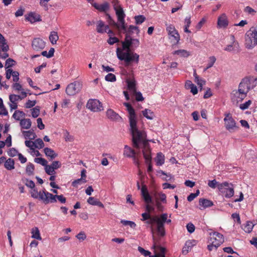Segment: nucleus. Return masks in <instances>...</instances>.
Listing matches in <instances>:
<instances>
[{
  "instance_id": "30",
  "label": "nucleus",
  "mask_w": 257,
  "mask_h": 257,
  "mask_svg": "<svg viewBox=\"0 0 257 257\" xmlns=\"http://www.w3.org/2000/svg\"><path fill=\"white\" fill-rule=\"evenodd\" d=\"M199 205L203 208L211 207L213 205L212 201L204 198H200L199 200Z\"/></svg>"
},
{
  "instance_id": "31",
  "label": "nucleus",
  "mask_w": 257,
  "mask_h": 257,
  "mask_svg": "<svg viewBox=\"0 0 257 257\" xmlns=\"http://www.w3.org/2000/svg\"><path fill=\"white\" fill-rule=\"evenodd\" d=\"M155 160L157 166H162L165 162V156L162 153H158L157 154Z\"/></svg>"
},
{
  "instance_id": "33",
  "label": "nucleus",
  "mask_w": 257,
  "mask_h": 257,
  "mask_svg": "<svg viewBox=\"0 0 257 257\" xmlns=\"http://www.w3.org/2000/svg\"><path fill=\"white\" fill-rule=\"evenodd\" d=\"M22 133L26 139L34 140L36 137V135L33 131H24Z\"/></svg>"
},
{
  "instance_id": "25",
  "label": "nucleus",
  "mask_w": 257,
  "mask_h": 257,
  "mask_svg": "<svg viewBox=\"0 0 257 257\" xmlns=\"http://www.w3.org/2000/svg\"><path fill=\"white\" fill-rule=\"evenodd\" d=\"M109 27L108 25H105L103 21L99 20L97 23L96 31L99 33H104L107 32Z\"/></svg>"
},
{
  "instance_id": "58",
  "label": "nucleus",
  "mask_w": 257,
  "mask_h": 257,
  "mask_svg": "<svg viewBox=\"0 0 257 257\" xmlns=\"http://www.w3.org/2000/svg\"><path fill=\"white\" fill-rule=\"evenodd\" d=\"M186 228L188 231L190 233H193L194 231L195 228L194 225L191 222L187 224Z\"/></svg>"
},
{
  "instance_id": "64",
  "label": "nucleus",
  "mask_w": 257,
  "mask_h": 257,
  "mask_svg": "<svg viewBox=\"0 0 257 257\" xmlns=\"http://www.w3.org/2000/svg\"><path fill=\"white\" fill-rule=\"evenodd\" d=\"M51 166L53 167V168L55 170L59 168H60L61 166V164L59 161H56L52 162Z\"/></svg>"
},
{
  "instance_id": "53",
  "label": "nucleus",
  "mask_w": 257,
  "mask_h": 257,
  "mask_svg": "<svg viewBox=\"0 0 257 257\" xmlns=\"http://www.w3.org/2000/svg\"><path fill=\"white\" fill-rule=\"evenodd\" d=\"M131 94L136 96V99L138 101H143L144 99L142 93L140 92H137L136 90V92L132 93Z\"/></svg>"
},
{
  "instance_id": "10",
  "label": "nucleus",
  "mask_w": 257,
  "mask_h": 257,
  "mask_svg": "<svg viewBox=\"0 0 257 257\" xmlns=\"http://www.w3.org/2000/svg\"><path fill=\"white\" fill-rule=\"evenodd\" d=\"M166 31L169 38L174 44H177L180 41V35L175 27L172 25H166Z\"/></svg>"
},
{
  "instance_id": "28",
  "label": "nucleus",
  "mask_w": 257,
  "mask_h": 257,
  "mask_svg": "<svg viewBox=\"0 0 257 257\" xmlns=\"http://www.w3.org/2000/svg\"><path fill=\"white\" fill-rule=\"evenodd\" d=\"M44 153L47 157L50 158L51 160L54 159L58 156V154L53 150L49 148H45Z\"/></svg>"
},
{
  "instance_id": "18",
  "label": "nucleus",
  "mask_w": 257,
  "mask_h": 257,
  "mask_svg": "<svg viewBox=\"0 0 257 257\" xmlns=\"http://www.w3.org/2000/svg\"><path fill=\"white\" fill-rule=\"evenodd\" d=\"M153 238L154 241L153 248L154 249V250L156 252H159V253L155 254V255L151 256L150 257H165V248L161 246L158 244L155 238L154 235H153Z\"/></svg>"
},
{
  "instance_id": "45",
  "label": "nucleus",
  "mask_w": 257,
  "mask_h": 257,
  "mask_svg": "<svg viewBox=\"0 0 257 257\" xmlns=\"http://www.w3.org/2000/svg\"><path fill=\"white\" fill-rule=\"evenodd\" d=\"M216 59L214 56H211L209 58L208 63L207 64V66L206 68L204 69V71L207 70L208 69L212 67L214 63L215 62Z\"/></svg>"
},
{
  "instance_id": "41",
  "label": "nucleus",
  "mask_w": 257,
  "mask_h": 257,
  "mask_svg": "<svg viewBox=\"0 0 257 257\" xmlns=\"http://www.w3.org/2000/svg\"><path fill=\"white\" fill-rule=\"evenodd\" d=\"M86 182V179H84L81 178L73 181L72 183V185L74 187L77 188L78 185L85 183Z\"/></svg>"
},
{
  "instance_id": "57",
  "label": "nucleus",
  "mask_w": 257,
  "mask_h": 257,
  "mask_svg": "<svg viewBox=\"0 0 257 257\" xmlns=\"http://www.w3.org/2000/svg\"><path fill=\"white\" fill-rule=\"evenodd\" d=\"M18 154L19 153H18V151L15 148H11L8 152V154L10 157H15L17 155H18Z\"/></svg>"
},
{
  "instance_id": "13",
  "label": "nucleus",
  "mask_w": 257,
  "mask_h": 257,
  "mask_svg": "<svg viewBox=\"0 0 257 257\" xmlns=\"http://www.w3.org/2000/svg\"><path fill=\"white\" fill-rule=\"evenodd\" d=\"M114 10L115 11V14L117 16L118 23H119L121 30H123V31H124L125 32H126V25L125 23V21H124V18L125 16V15L124 14V12L122 8H121V7H120L118 8V9H116Z\"/></svg>"
},
{
  "instance_id": "59",
  "label": "nucleus",
  "mask_w": 257,
  "mask_h": 257,
  "mask_svg": "<svg viewBox=\"0 0 257 257\" xmlns=\"http://www.w3.org/2000/svg\"><path fill=\"white\" fill-rule=\"evenodd\" d=\"M195 82L200 87H202L203 85L205 84V81L202 79H200L199 76H196L195 79Z\"/></svg>"
},
{
  "instance_id": "8",
  "label": "nucleus",
  "mask_w": 257,
  "mask_h": 257,
  "mask_svg": "<svg viewBox=\"0 0 257 257\" xmlns=\"http://www.w3.org/2000/svg\"><path fill=\"white\" fill-rule=\"evenodd\" d=\"M123 155L127 158H132L134 163L137 166H139V158L141 157L140 151H136L131 147L125 145L124 148Z\"/></svg>"
},
{
  "instance_id": "60",
  "label": "nucleus",
  "mask_w": 257,
  "mask_h": 257,
  "mask_svg": "<svg viewBox=\"0 0 257 257\" xmlns=\"http://www.w3.org/2000/svg\"><path fill=\"white\" fill-rule=\"evenodd\" d=\"M1 44V48L2 51H3L4 52H7V51H8L9 50V46L7 44V42L5 41V42L2 43Z\"/></svg>"
},
{
  "instance_id": "1",
  "label": "nucleus",
  "mask_w": 257,
  "mask_h": 257,
  "mask_svg": "<svg viewBox=\"0 0 257 257\" xmlns=\"http://www.w3.org/2000/svg\"><path fill=\"white\" fill-rule=\"evenodd\" d=\"M134 30L137 31V33L140 32L139 28L133 25H130L126 32L123 31L126 34L124 41L121 42L122 48L116 49L117 58L120 60L124 61V66L126 67H132L133 63L137 64L139 61V55L131 51V49L134 50L140 45L139 40L137 39H133L129 34Z\"/></svg>"
},
{
  "instance_id": "38",
  "label": "nucleus",
  "mask_w": 257,
  "mask_h": 257,
  "mask_svg": "<svg viewBox=\"0 0 257 257\" xmlns=\"http://www.w3.org/2000/svg\"><path fill=\"white\" fill-rule=\"evenodd\" d=\"M32 235V237L38 240H41L42 238L40 235L39 230L37 227L33 228L31 232Z\"/></svg>"
},
{
  "instance_id": "7",
  "label": "nucleus",
  "mask_w": 257,
  "mask_h": 257,
  "mask_svg": "<svg viewBox=\"0 0 257 257\" xmlns=\"http://www.w3.org/2000/svg\"><path fill=\"white\" fill-rule=\"evenodd\" d=\"M218 190L227 198H231L234 194L233 185L227 182H224L219 185Z\"/></svg>"
},
{
  "instance_id": "46",
  "label": "nucleus",
  "mask_w": 257,
  "mask_h": 257,
  "mask_svg": "<svg viewBox=\"0 0 257 257\" xmlns=\"http://www.w3.org/2000/svg\"><path fill=\"white\" fill-rule=\"evenodd\" d=\"M135 20L136 24L140 25L142 24L146 20V18L143 15H139L135 16Z\"/></svg>"
},
{
  "instance_id": "56",
  "label": "nucleus",
  "mask_w": 257,
  "mask_h": 257,
  "mask_svg": "<svg viewBox=\"0 0 257 257\" xmlns=\"http://www.w3.org/2000/svg\"><path fill=\"white\" fill-rule=\"evenodd\" d=\"M76 237L81 241H83L86 238V235L83 231H81L76 235Z\"/></svg>"
},
{
  "instance_id": "20",
  "label": "nucleus",
  "mask_w": 257,
  "mask_h": 257,
  "mask_svg": "<svg viewBox=\"0 0 257 257\" xmlns=\"http://www.w3.org/2000/svg\"><path fill=\"white\" fill-rule=\"evenodd\" d=\"M145 223L151 225V229L153 234L154 233V229L153 228V225L156 223L157 224V231L159 233V229L160 228V226L162 225L160 221L159 220V217L157 216H151L148 220L145 221Z\"/></svg>"
},
{
  "instance_id": "17",
  "label": "nucleus",
  "mask_w": 257,
  "mask_h": 257,
  "mask_svg": "<svg viewBox=\"0 0 257 257\" xmlns=\"http://www.w3.org/2000/svg\"><path fill=\"white\" fill-rule=\"evenodd\" d=\"M47 195L48 196L47 198H46V200H47V204L56 202V199H57L62 203H65L66 202V198L64 197L63 195H53L49 192V193H47Z\"/></svg>"
},
{
  "instance_id": "5",
  "label": "nucleus",
  "mask_w": 257,
  "mask_h": 257,
  "mask_svg": "<svg viewBox=\"0 0 257 257\" xmlns=\"http://www.w3.org/2000/svg\"><path fill=\"white\" fill-rule=\"evenodd\" d=\"M123 104L126 107L129 113V122L131 133L138 130L137 125V116L134 109L128 103L124 102Z\"/></svg>"
},
{
  "instance_id": "43",
  "label": "nucleus",
  "mask_w": 257,
  "mask_h": 257,
  "mask_svg": "<svg viewBox=\"0 0 257 257\" xmlns=\"http://www.w3.org/2000/svg\"><path fill=\"white\" fill-rule=\"evenodd\" d=\"M45 170L46 173L49 175H55L56 174V172L55 170L53 168V167L50 165H47L44 166Z\"/></svg>"
},
{
  "instance_id": "21",
  "label": "nucleus",
  "mask_w": 257,
  "mask_h": 257,
  "mask_svg": "<svg viewBox=\"0 0 257 257\" xmlns=\"http://www.w3.org/2000/svg\"><path fill=\"white\" fill-rule=\"evenodd\" d=\"M106 113L107 118L111 120L119 122L122 120L121 117L119 114L111 109H108L106 111Z\"/></svg>"
},
{
  "instance_id": "6",
  "label": "nucleus",
  "mask_w": 257,
  "mask_h": 257,
  "mask_svg": "<svg viewBox=\"0 0 257 257\" xmlns=\"http://www.w3.org/2000/svg\"><path fill=\"white\" fill-rule=\"evenodd\" d=\"M223 119L224 126L226 130L230 133H233L237 131L239 129V126L230 113H225Z\"/></svg>"
},
{
  "instance_id": "62",
  "label": "nucleus",
  "mask_w": 257,
  "mask_h": 257,
  "mask_svg": "<svg viewBox=\"0 0 257 257\" xmlns=\"http://www.w3.org/2000/svg\"><path fill=\"white\" fill-rule=\"evenodd\" d=\"M138 250L142 254H143L145 256H147L150 255L151 252L149 251L146 250L143 247L141 246L138 247Z\"/></svg>"
},
{
  "instance_id": "52",
  "label": "nucleus",
  "mask_w": 257,
  "mask_h": 257,
  "mask_svg": "<svg viewBox=\"0 0 257 257\" xmlns=\"http://www.w3.org/2000/svg\"><path fill=\"white\" fill-rule=\"evenodd\" d=\"M105 80L110 82H114L116 80L115 76L112 73H109L105 76Z\"/></svg>"
},
{
  "instance_id": "12",
  "label": "nucleus",
  "mask_w": 257,
  "mask_h": 257,
  "mask_svg": "<svg viewBox=\"0 0 257 257\" xmlns=\"http://www.w3.org/2000/svg\"><path fill=\"white\" fill-rule=\"evenodd\" d=\"M86 107L93 112L100 111L103 109L102 103L97 99H89L87 104Z\"/></svg>"
},
{
  "instance_id": "48",
  "label": "nucleus",
  "mask_w": 257,
  "mask_h": 257,
  "mask_svg": "<svg viewBox=\"0 0 257 257\" xmlns=\"http://www.w3.org/2000/svg\"><path fill=\"white\" fill-rule=\"evenodd\" d=\"M16 63L15 61H14L13 59L9 58L8 59L5 63V67L6 69H8L10 67H13L15 65Z\"/></svg>"
},
{
  "instance_id": "37",
  "label": "nucleus",
  "mask_w": 257,
  "mask_h": 257,
  "mask_svg": "<svg viewBox=\"0 0 257 257\" xmlns=\"http://www.w3.org/2000/svg\"><path fill=\"white\" fill-rule=\"evenodd\" d=\"M26 114L23 111L19 110H16L13 115L14 117L17 120H20L21 118L25 117Z\"/></svg>"
},
{
  "instance_id": "50",
  "label": "nucleus",
  "mask_w": 257,
  "mask_h": 257,
  "mask_svg": "<svg viewBox=\"0 0 257 257\" xmlns=\"http://www.w3.org/2000/svg\"><path fill=\"white\" fill-rule=\"evenodd\" d=\"M34 162L38 164H40L43 166H46V164L48 163L47 161L42 158H36L34 159Z\"/></svg>"
},
{
  "instance_id": "54",
  "label": "nucleus",
  "mask_w": 257,
  "mask_h": 257,
  "mask_svg": "<svg viewBox=\"0 0 257 257\" xmlns=\"http://www.w3.org/2000/svg\"><path fill=\"white\" fill-rule=\"evenodd\" d=\"M251 103V101L249 100L245 102L240 104L239 108L242 110L247 109Z\"/></svg>"
},
{
  "instance_id": "23",
  "label": "nucleus",
  "mask_w": 257,
  "mask_h": 257,
  "mask_svg": "<svg viewBox=\"0 0 257 257\" xmlns=\"http://www.w3.org/2000/svg\"><path fill=\"white\" fill-rule=\"evenodd\" d=\"M92 6L100 12L106 13L109 9V5L107 2H104L102 4H98L95 3L92 4Z\"/></svg>"
},
{
  "instance_id": "51",
  "label": "nucleus",
  "mask_w": 257,
  "mask_h": 257,
  "mask_svg": "<svg viewBox=\"0 0 257 257\" xmlns=\"http://www.w3.org/2000/svg\"><path fill=\"white\" fill-rule=\"evenodd\" d=\"M253 225L250 222H247L244 227V230L247 233L250 232L253 228Z\"/></svg>"
},
{
  "instance_id": "22",
  "label": "nucleus",
  "mask_w": 257,
  "mask_h": 257,
  "mask_svg": "<svg viewBox=\"0 0 257 257\" xmlns=\"http://www.w3.org/2000/svg\"><path fill=\"white\" fill-rule=\"evenodd\" d=\"M141 194L146 203H153L152 198L149 194L147 188L145 185H143L141 188Z\"/></svg>"
},
{
  "instance_id": "15",
  "label": "nucleus",
  "mask_w": 257,
  "mask_h": 257,
  "mask_svg": "<svg viewBox=\"0 0 257 257\" xmlns=\"http://www.w3.org/2000/svg\"><path fill=\"white\" fill-rule=\"evenodd\" d=\"M168 214L163 213L162 214L160 217H159V220L160 221L162 225L160 226V228L159 229V235L161 236H163L165 234V231L164 228L165 223H170L171 222V219H167Z\"/></svg>"
},
{
  "instance_id": "26",
  "label": "nucleus",
  "mask_w": 257,
  "mask_h": 257,
  "mask_svg": "<svg viewBox=\"0 0 257 257\" xmlns=\"http://www.w3.org/2000/svg\"><path fill=\"white\" fill-rule=\"evenodd\" d=\"M26 20L30 21L31 23L41 21V17L39 14L35 13H30L26 18Z\"/></svg>"
},
{
  "instance_id": "14",
  "label": "nucleus",
  "mask_w": 257,
  "mask_h": 257,
  "mask_svg": "<svg viewBox=\"0 0 257 257\" xmlns=\"http://www.w3.org/2000/svg\"><path fill=\"white\" fill-rule=\"evenodd\" d=\"M47 193H49L48 192L46 191L45 190L40 191L38 192L35 189L33 190L31 192V196L35 199H39L41 200L45 204H47V200H46V198L48 196L47 195Z\"/></svg>"
},
{
  "instance_id": "24",
  "label": "nucleus",
  "mask_w": 257,
  "mask_h": 257,
  "mask_svg": "<svg viewBox=\"0 0 257 257\" xmlns=\"http://www.w3.org/2000/svg\"><path fill=\"white\" fill-rule=\"evenodd\" d=\"M217 25L219 28H226L228 26V21L225 14H222L218 18Z\"/></svg>"
},
{
  "instance_id": "55",
  "label": "nucleus",
  "mask_w": 257,
  "mask_h": 257,
  "mask_svg": "<svg viewBox=\"0 0 257 257\" xmlns=\"http://www.w3.org/2000/svg\"><path fill=\"white\" fill-rule=\"evenodd\" d=\"M9 99L11 102H16L20 99V95L16 94H11L9 96Z\"/></svg>"
},
{
  "instance_id": "9",
  "label": "nucleus",
  "mask_w": 257,
  "mask_h": 257,
  "mask_svg": "<svg viewBox=\"0 0 257 257\" xmlns=\"http://www.w3.org/2000/svg\"><path fill=\"white\" fill-rule=\"evenodd\" d=\"M209 241L214 246L216 249L224 241L223 235L218 232H211L209 233Z\"/></svg>"
},
{
  "instance_id": "4",
  "label": "nucleus",
  "mask_w": 257,
  "mask_h": 257,
  "mask_svg": "<svg viewBox=\"0 0 257 257\" xmlns=\"http://www.w3.org/2000/svg\"><path fill=\"white\" fill-rule=\"evenodd\" d=\"M257 45V25L251 27L245 35V46L251 49Z\"/></svg>"
},
{
  "instance_id": "49",
  "label": "nucleus",
  "mask_w": 257,
  "mask_h": 257,
  "mask_svg": "<svg viewBox=\"0 0 257 257\" xmlns=\"http://www.w3.org/2000/svg\"><path fill=\"white\" fill-rule=\"evenodd\" d=\"M32 110V116L34 118L37 117L40 114V107L39 106H36L35 107L32 108L31 109Z\"/></svg>"
},
{
  "instance_id": "42",
  "label": "nucleus",
  "mask_w": 257,
  "mask_h": 257,
  "mask_svg": "<svg viewBox=\"0 0 257 257\" xmlns=\"http://www.w3.org/2000/svg\"><path fill=\"white\" fill-rule=\"evenodd\" d=\"M34 147L39 149H41L44 147V143L41 139H37L35 140L34 142Z\"/></svg>"
},
{
  "instance_id": "2",
  "label": "nucleus",
  "mask_w": 257,
  "mask_h": 257,
  "mask_svg": "<svg viewBox=\"0 0 257 257\" xmlns=\"http://www.w3.org/2000/svg\"><path fill=\"white\" fill-rule=\"evenodd\" d=\"M257 84V77H246L242 79L239 83L237 89L233 90L231 93L233 101L236 103L241 101L247 96L250 89L254 88Z\"/></svg>"
},
{
  "instance_id": "61",
  "label": "nucleus",
  "mask_w": 257,
  "mask_h": 257,
  "mask_svg": "<svg viewBox=\"0 0 257 257\" xmlns=\"http://www.w3.org/2000/svg\"><path fill=\"white\" fill-rule=\"evenodd\" d=\"M119 42V39L116 37H109L108 40H107V43L109 45H113L114 43H117Z\"/></svg>"
},
{
  "instance_id": "32",
  "label": "nucleus",
  "mask_w": 257,
  "mask_h": 257,
  "mask_svg": "<svg viewBox=\"0 0 257 257\" xmlns=\"http://www.w3.org/2000/svg\"><path fill=\"white\" fill-rule=\"evenodd\" d=\"M15 161L13 159L9 158L5 162V167L8 170H12L15 168Z\"/></svg>"
},
{
  "instance_id": "34",
  "label": "nucleus",
  "mask_w": 257,
  "mask_h": 257,
  "mask_svg": "<svg viewBox=\"0 0 257 257\" xmlns=\"http://www.w3.org/2000/svg\"><path fill=\"white\" fill-rule=\"evenodd\" d=\"M127 89L130 93L136 92V82L134 80H127Z\"/></svg>"
},
{
  "instance_id": "11",
  "label": "nucleus",
  "mask_w": 257,
  "mask_h": 257,
  "mask_svg": "<svg viewBox=\"0 0 257 257\" xmlns=\"http://www.w3.org/2000/svg\"><path fill=\"white\" fill-rule=\"evenodd\" d=\"M82 83L79 81H75L69 84L66 87V93L69 95H74L78 93L82 89Z\"/></svg>"
},
{
  "instance_id": "47",
  "label": "nucleus",
  "mask_w": 257,
  "mask_h": 257,
  "mask_svg": "<svg viewBox=\"0 0 257 257\" xmlns=\"http://www.w3.org/2000/svg\"><path fill=\"white\" fill-rule=\"evenodd\" d=\"M120 222L125 226L129 225L132 228H135L136 226V224L132 221L121 220Z\"/></svg>"
},
{
  "instance_id": "39",
  "label": "nucleus",
  "mask_w": 257,
  "mask_h": 257,
  "mask_svg": "<svg viewBox=\"0 0 257 257\" xmlns=\"http://www.w3.org/2000/svg\"><path fill=\"white\" fill-rule=\"evenodd\" d=\"M35 167L34 165L31 163H29L26 167V171L27 174L29 176H31L34 174V171Z\"/></svg>"
},
{
  "instance_id": "35",
  "label": "nucleus",
  "mask_w": 257,
  "mask_h": 257,
  "mask_svg": "<svg viewBox=\"0 0 257 257\" xmlns=\"http://www.w3.org/2000/svg\"><path fill=\"white\" fill-rule=\"evenodd\" d=\"M58 39L59 36L56 32L52 31L51 32L50 35L49 36V40L52 44H56Z\"/></svg>"
},
{
  "instance_id": "63",
  "label": "nucleus",
  "mask_w": 257,
  "mask_h": 257,
  "mask_svg": "<svg viewBox=\"0 0 257 257\" xmlns=\"http://www.w3.org/2000/svg\"><path fill=\"white\" fill-rule=\"evenodd\" d=\"M36 101L35 100H29L25 104V106L27 108H30L35 105Z\"/></svg>"
},
{
  "instance_id": "36",
  "label": "nucleus",
  "mask_w": 257,
  "mask_h": 257,
  "mask_svg": "<svg viewBox=\"0 0 257 257\" xmlns=\"http://www.w3.org/2000/svg\"><path fill=\"white\" fill-rule=\"evenodd\" d=\"M143 115L147 119L152 120L153 119L154 114L150 109H145L142 111Z\"/></svg>"
},
{
  "instance_id": "3",
  "label": "nucleus",
  "mask_w": 257,
  "mask_h": 257,
  "mask_svg": "<svg viewBox=\"0 0 257 257\" xmlns=\"http://www.w3.org/2000/svg\"><path fill=\"white\" fill-rule=\"evenodd\" d=\"M131 134L133 147L137 149H140V146L142 145V151L146 163H148V161L151 162V150L148 141L146 139V133L144 130H138L132 132Z\"/></svg>"
},
{
  "instance_id": "29",
  "label": "nucleus",
  "mask_w": 257,
  "mask_h": 257,
  "mask_svg": "<svg viewBox=\"0 0 257 257\" xmlns=\"http://www.w3.org/2000/svg\"><path fill=\"white\" fill-rule=\"evenodd\" d=\"M20 124L23 129H29L32 124L31 120L29 118H24L20 120Z\"/></svg>"
},
{
  "instance_id": "19",
  "label": "nucleus",
  "mask_w": 257,
  "mask_h": 257,
  "mask_svg": "<svg viewBox=\"0 0 257 257\" xmlns=\"http://www.w3.org/2000/svg\"><path fill=\"white\" fill-rule=\"evenodd\" d=\"M45 42L40 38H35L32 43L33 49L36 51H39L44 48Z\"/></svg>"
},
{
  "instance_id": "27",
  "label": "nucleus",
  "mask_w": 257,
  "mask_h": 257,
  "mask_svg": "<svg viewBox=\"0 0 257 257\" xmlns=\"http://www.w3.org/2000/svg\"><path fill=\"white\" fill-rule=\"evenodd\" d=\"M195 240L187 241L182 248V253L185 254H187L191 250V247L195 244Z\"/></svg>"
},
{
  "instance_id": "16",
  "label": "nucleus",
  "mask_w": 257,
  "mask_h": 257,
  "mask_svg": "<svg viewBox=\"0 0 257 257\" xmlns=\"http://www.w3.org/2000/svg\"><path fill=\"white\" fill-rule=\"evenodd\" d=\"M231 43L227 45L224 48V50L227 52H238L239 51V45L238 42L235 40L234 36L231 35L230 37Z\"/></svg>"
},
{
  "instance_id": "44",
  "label": "nucleus",
  "mask_w": 257,
  "mask_h": 257,
  "mask_svg": "<svg viewBox=\"0 0 257 257\" xmlns=\"http://www.w3.org/2000/svg\"><path fill=\"white\" fill-rule=\"evenodd\" d=\"M215 179L212 180H209L208 182V186L212 189H215L216 187L218 189L219 185H220Z\"/></svg>"
},
{
  "instance_id": "40",
  "label": "nucleus",
  "mask_w": 257,
  "mask_h": 257,
  "mask_svg": "<svg viewBox=\"0 0 257 257\" xmlns=\"http://www.w3.org/2000/svg\"><path fill=\"white\" fill-rule=\"evenodd\" d=\"M173 54L174 55H177L181 57H187L189 55V53L188 51H187L185 50H183V49L175 51L173 53Z\"/></svg>"
}]
</instances>
